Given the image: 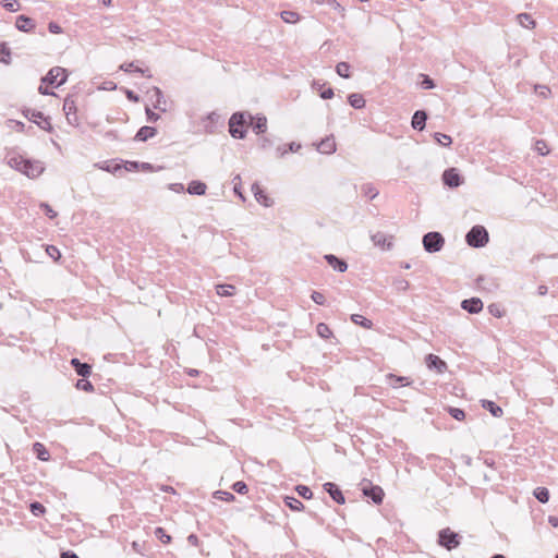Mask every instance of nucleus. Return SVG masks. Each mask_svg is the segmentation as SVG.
I'll return each mask as SVG.
<instances>
[{
    "mask_svg": "<svg viewBox=\"0 0 558 558\" xmlns=\"http://www.w3.org/2000/svg\"><path fill=\"white\" fill-rule=\"evenodd\" d=\"M300 148H301V144L295 143V142H291L288 145L278 146L277 149H276L277 157H283L289 151L296 153Z\"/></svg>",
    "mask_w": 558,
    "mask_h": 558,
    "instance_id": "nucleus-25",
    "label": "nucleus"
},
{
    "mask_svg": "<svg viewBox=\"0 0 558 558\" xmlns=\"http://www.w3.org/2000/svg\"><path fill=\"white\" fill-rule=\"evenodd\" d=\"M437 543L447 550H452L459 547L461 536L449 527H446L438 532Z\"/></svg>",
    "mask_w": 558,
    "mask_h": 558,
    "instance_id": "nucleus-4",
    "label": "nucleus"
},
{
    "mask_svg": "<svg viewBox=\"0 0 558 558\" xmlns=\"http://www.w3.org/2000/svg\"><path fill=\"white\" fill-rule=\"evenodd\" d=\"M518 22L520 25L526 28H534L535 27V21L533 17L527 13H520L517 15Z\"/></svg>",
    "mask_w": 558,
    "mask_h": 558,
    "instance_id": "nucleus-31",
    "label": "nucleus"
},
{
    "mask_svg": "<svg viewBox=\"0 0 558 558\" xmlns=\"http://www.w3.org/2000/svg\"><path fill=\"white\" fill-rule=\"evenodd\" d=\"M489 241V234L485 227L473 226L465 234V242L474 248L484 247Z\"/></svg>",
    "mask_w": 558,
    "mask_h": 558,
    "instance_id": "nucleus-1",
    "label": "nucleus"
},
{
    "mask_svg": "<svg viewBox=\"0 0 558 558\" xmlns=\"http://www.w3.org/2000/svg\"><path fill=\"white\" fill-rule=\"evenodd\" d=\"M60 558H80V557L74 551L66 550V551L61 553Z\"/></svg>",
    "mask_w": 558,
    "mask_h": 558,
    "instance_id": "nucleus-64",
    "label": "nucleus"
},
{
    "mask_svg": "<svg viewBox=\"0 0 558 558\" xmlns=\"http://www.w3.org/2000/svg\"><path fill=\"white\" fill-rule=\"evenodd\" d=\"M423 247L427 253H437L445 245V238L437 231H430L423 235Z\"/></svg>",
    "mask_w": 558,
    "mask_h": 558,
    "instance_id": "nucleus-3",
    "label": "nucleus"
},
{
    "mask_svg": "<svg viewBox=\"0 0 558 558\" xmlns=\"http://www.w3.org/2000/svg\"><path fill=\"white\" fill-rule=\"evenodd\" d=\"M45 170L44 163L39 160L26 159L23 174L29 179L38 178Z\"/></svg>",
    "mask_w": 558,
    "mask_h": 558,
    "instance_id": "nucleus-9",
    "label": "nucleus"
},
{
    "mask_svg": "<svg viewBox=\"0 0 558 558\" xmlns=\"http://www.w3.org/2000/svg\"><path fill=\"white\" fill-rule=\"evenodd\" d=\"M47 254L54 260L61 257L60 251L54 245H48L46 248Z\"/></svg>",
    "mask_w": 558,
    "mask_h": 558,
    "instance_id": "nucleus-57",
    "label": "nucleus"
},
{
    "mask_svg": "<svg viewBox=\"0 0 558 558\" xmlns=\"http://www.w3.org/2000/svg\"><path fill=\"white\" fill-rule=\"evenodd\" d=\"M120 70H122L124 72H131L132 70H134L135 72L141 73L143 76H147V77L151 76L150 74H148V70H143L137 66L135 68L133 62L122 63L120 65Z\"/></svg>",
    "mask_w": 558,
    "mask_h": 558,
    "instance_id": "nucleus-35",
    "label": "nucleus"
},
{
    "mask_svg": "<svg viewBox=\"0 0 558 558\" xmlns=\"http://www.w3.org/2000/svg\"><path fill=\"white\" fill-rule=\"evenodd\" d=\"M25 118L37 123L44 117V113L34 109H26L23 111Z\"/></svg>",
    "mask_w": 558,
    "mask_h": 558,
    "instance_id": "nucleus-43",
    "label": "nucleus"
},
{
    "mask_svg": "<svg viewBox=\"0 0 558 558\" xmlns=\"http://www.w3.org/2000/svg\"><path fill=\"white\" fill-rule=\"evenodd\" d=\"M214 497L222 501H233L235 498L233 494L226 490H216Z\"/></svg>",
    "mask_w": 558,
    "mask_h": 558,
    "instance_id": "nucleus-46",
    "label": "nucleus"
},
{
    "mask_svg": "<svg viewBox=\"0 0 558 558\" xmlns=\"http://www.w3.org/2000/svg\"><path fill=\"white\" fill-rule=\"evenodd\" d=\"M295 490L299 494V496L303 497L304 499H311L313 497L311 488L306 485H298L295 487Z\"/></svg>",
    "mask_w": 558,
    "mask_h": 558,
    "instance_id": "nucleus-47",
    "label": "nucleus"
},
{
    "mask_svg": "<svg viewBox=\"0 0 558 558\" xmlns=\"http://www.w3.org/2000/svg\"><path fill=\"white\" fill-rule=\"evenodd\" d=\"M40 207L44 209L45 214L49 217V218H54L57 217V213L50 207V205H48L47 203H41L40 204Z\"/></svg>",
    "mask_w": 558,
    "mask_h": 558,
    "instance_id": "nucleus-59",
    "label": "nucleus"
},
{
    "mask_svg": "<svg viewBox=\"0 0 558 558\" xmlns=\"http://www.w3.org/2000/svg\"><path fill=\"white\" fill-rule=\"evenodd\" d=\"M351 320L356 324V325H360L366 329H371L372 326H373V323L372 320L367 319L366 317L360 315V314H353L351 316Z\"/></svg>",
    "mask_w": 558,
    "mask_h": 558,
    "instance_id": "nucleus-34",
    "label": "nucleus"
},
{
    "mask_svg": "<svg viewBox=\"0 0 558 558\" xmlns=\"http://www.w3.org/2000/svg\"><path fill=\"white\" fill-rule=\"evenodd\" d=\"M95 166L98 167L99 169L110 172V173H117L118 171H120L122 169L121 165L114 163L112 166L108 161L96 163Z\"/></svg>",
    "mask_w": 558,
    "mask_h": 558,
    "instance_id": "nucleus-37",
    "label": "nucleus"
},
{
    "mask_svg": "<svg viewBox=\"0 0 558 558\" xmlns=\"http://www.w3.org/2000/svg\"><path fill=\"white\" fill-rule=\"evenodd\" d=\"M461 307L470 314H477L483 310V302L478 298L465 299L461 302Z\"/></svg>",
    "mask_w": 558,
    "mask_h": 558,
    "instance_id": "nucleus-12",
    "label": "nucleus"
},
{
    "mask_svg": "<svg viewBox=\"0 0 558 558\" xmlns=\"http://www.w3.org/2000/svg\"><path fill=\"white\" fill-rule=\"evenodd\" d=\"M371 240L375 246L383 251H390L393 247V235L378 231L371 235Z\"/></svg>",
    "mask_w": 558,
    "mask_h": 558,
    "instance_id": "nucleus-7",
    "label": "nucleus"
},
{
    "mask_svg": "<svg viewBox=\"0 0 558 558\" xmlns=\"http://www.w3.org/2000/svg\"><path fill=\"white\" fill-rule=\"evenodd\" d=\"M232 489L238 493V494H241V495H244L248 492V487L246 485L245 482L243 481H238L235 482L233 485H232Z\"/></svg>",
    "mask_w": 558,
    "mask_h": 558,
    "instance_id": "nucleus-53",
    "label": "nucleus"
},
{
    "mask_svg": "<svg viewBox=\"0 0 558 558\" xmlns=\"http://www.w3.org/2000/svg\"><path fill=\"white\" fill-rule=\"evenodd\" d=\"M362 492L364 496L372 499L374 504L380 505L384 499V490L380 486L372 485L369 482L366 485H363Z\"/></svg>",
    "mask_w": 558,
    "mask_h": 558,
    "instance_id": "nucleus-8",
    "label": "nucleus"
},
{
    "mask_svg": "<svg viewBox=\"0 0 558 558\" xmlns=\"http://www.w3.org/2000/svg\"><path fill=\"white\" fill-rule=\"evenodd\" d=\"M324 258L327 262V264L330 267H332L336 271L344 272L348 269L347 262L333 254H326Z\"/></svg>",
    "mask_w": 558,
    "mask_h": 558,
    "instance_id": "nucleus-13",
    "label": "nucleus"
},
{
    "mask_svg": "<svg viewBox=\"0 0 558 558\" xmlns=\"http://www.w3.org/2000/svg\"><path fill=\"white\" fill-rule=\"evenodd\" d=\"M442 182L450 189H456L463 183V178L459 173L458 169L449 168L442 173Z\"/></svg>",
    "mask_w": 558,
    "mask_h": 558,
    "instance_id": "nucleus-6",
    "label": "nucleus"
},
{
    "mask_svg": "<svg viewBox=\"0 0 558 558\" xmlns=\"http://www.w3.org/2000/svg\"><path fill=\"white\" fill-rule=\"evenodd\" d=\"M318 151L323 154H332L336 151V143L332 137L322 140L317 145Z\"/></svg>",
    "mask_w": 558,
    "mask_h": 558,
    "instance_id": "nucleus-20",
    "label": "nucleus"
},
{
    "mask_svg": "<svg viewBox=\"0 0 558 558\" xmlns=\"http://www.w3.org/2000/svg\"><path fill=\"white\" fill-rule=\"evenodd\" d=\"M427 113L425 110H416L412 116L411 125L414 130L422 131L426 125Z\"/></svg>",
    "mask_w": 558,
    "mask_h": 558,
    "instance_id": "nucleus-16",
    "label": "nucleus"
},
{
    "mask_svg": "<svg viewBox=\"0 0 558 558\" xmlns=\"http://www.w3.org/2000/svg\"><path fill=\"white\" fill-rule=\"evenodd\" d=\"M280 15L286 23L290 24H294L300 20V15L294 11H282Z\"/></svg>",
    "mask_w": 558,
    "mask_h": 558,
    "instance_id": "nucleus-39",
    "label": "nucleus"
},
{
    "mask_svg": "<svg viewBox=\"0 0 558 558\" xmlns=\"http://www.w3.org/2000/svg\"><path fill=\"white\" fill-rule=\"evenodd\" d=\"M267 129V119L264 116H258L254 119L253 130L256 134L265 133Z\"/></svg>",
    "mask_w": 558,
    "mask_h": 558,
    "instance_id": "nucleus-29",
    "label": "nucleus"
},
{
    "mask_svg": "<svg viewBox=\"0 0 558 558\" xmlns=\"http://www.w3.org/2000/svg\"><path fill=\"white\" fill-rule=\"evenodd\" d=\"M216 289L217 294L220 296H231L234 291V287L231 284H218Z\"/></svg>",
    "mask_w": 558,
    "mask_h": 558,
    "instance_id": "nucleus-40",
    "label": "nucleus"
},
{
    "mask_svg": "<svg viewBox=\"0 0 558 558\" xmlns=\"http://www.w3.org/2000/svg\"><path fill=\"white\" fill-rule=\"evenodd\" d=\"M533 495L542 504H546L549 500V490L546 487H536Z\"/></svg>",
    "mask_w": 558,
    "mask_h": 558,
    "instance_id": "nucleus-32",
    "label": "nucleus"
},
{
    "mask_svg": "<svg viewBox=\"0 0 558 558\" xmlns=\"http://www.w3.org/2000/svg\"><path fill=\"white\" fill-rule=\"evenodd\" d=\"M426 366L429 369H435L438 374L444 373L447 369V364L439 356L435 354H427L425 357Z\"/></svg>",
    "mask_w": 558,
    "mask_h": 558,
    "instance_id": "nucleus-10",
    "label": "nucleus"
},
{
    "mask_svg": "<svg viewBox=\"0 0 558 558\" xmlns=\"http://www.w3.org/2000/svg\"><path fill=\"white\" fill-rule=\"evenodd\" d=\"M322 3L327 4L329 8L333 10H343L341 5L337 2V0H323Z\"/></svg>",
    "mask_w": 558,
    "mask_h": 558,
    "instance_id": "nucleus-63",
    "label": "nucleus"
},
{
    "mask_svg": "<svg viewBox=\"0 0 558 558\" xmlns=\"http://www.w3.org/2000/svg\"><path fill=\"white\" fill-rule=\"evenodd\" d=\"M15 26L21 32H31L35 28V21L26 15H19L15 21Z\"/></svg>",
    "mask_w": 558,
    "mask_h": 558,
    "instance_id": "nucleus-17",
    "label": "nucleus"
},
{
    "mask_svg": "<svg viewBox=\"0 0 558 558\" xmlns=\"http://www.w3.org/2000/svg\"><path fill=\"white\" fill-rule=\"evenodd\" d=\"M48 31L51 34H60V33H62L61 26L58 23H56V22H50L48 24Z\"/></svg>",
    "mask_w": 558,
    "mask_h": 558,
    "instance_id": "nucleus-60",
    "label": "nucleus"
},
{
    "mask_svg": "<svg viewBox=\"0 0 558 558\" xmlns=\"http://www.w3.org/2000/svg\"><path fill=\"white\" fill-rule=\"evenodd\" d=\"M125 96L130 101L138 102L140 96L131 89H125Z\"/></svg>",
    "mask_w": 558,
    "mask_h": 558,
    "instance_id": "nucleus-62",
    "label": "nucleus"
},
{
    "mask_svg": "<svg viewBox=\"0 0 558 558\" xmlns=\"http://www.w3.org/2000/svg\"><path fill=\"white\" fill-rule=\"evenodd\" d=\"M157 134V130L153 126H142L135 134V140L140 142H146Z\"/></svg>",
    "mask_w": 558,
    "mask_h": 558,
    "instance_id": "nucleus-19",
    "label": "nucleus"
},
{
    "mask_svg": "<svg viewBox=\"0 0 558 558\" xmlns=\"http://www.w3.org/2000/svg\"><path fill=\"white\" fill-rule=\"evenodd\" d=\"M75 386H76L77 389H81V390H84V391H87V392L94 391L93 384L89 380H87L86 378H84V377L82 379H78L76 381Z\"/></svg>",
    "mask_w": 558,
    "mask_h": 558,
    "instance_id": "nucleus-45",
    "label": "nucleus"
},
{
    "mask_svg": "<svg viewBox=\"0 0 558 558\" xmlns=\"http://www.w3.org/2000/svg\"><path fill=\"white\" fill-rule=\"evenodd\" d=\"M350 64L348 62L341 61L336 65V72L339 76L343 78H349L350 74Z\"/></svg>",
    "mask_w": 558,
    "mask_h": 558,
    "instance_id": "nucleus-33",
    "label": "nucleus"
},
{
    "mask_svg": "<svg viewBox=\"0 0 558 558\" xmlns=\"http://www.w3.org/2000/svg\"><path fill=\"white\" fill-rule=\"evenodd\" d=\"M389 379L393 388H397L399 386H409L412 383L409 377L397 376L393 374H389Z\"/></svg>",
    "mask_w": 558,
    "mask_h": 558,
    "instance_id": "nucleus-30",
    "label": "nucleus"
},
{
    "mask_svg": "<svg viewBox=\"0 0 558 558\" xmlns=\"http://www.w3.org/2000/svg\"><path fill=\"white\" fill-rule=\"evenodd\" d=\"M146 117L148 122H157L160 119V116L154 112L150 108L146 107Z\"/></svg>",
    "mask_w": 558,
    "mask_h": 558,
    "instance_id": "nucleus-58",
    "label": "nucleus"
},
{
    "mask_svg": "<svg viewBox=\"0 0 558 558\" xmlns=\"http://www.w3.org/2000/svg\"><path fill=\"white\" fill-rule=\"evenodd\" d=\"M283 501L292 511H301L304 509L303 502L293 496H286Z\"/></svg>",
    "mask_w": 558,
    "mask_h": 558,
    "instance_id": "nucleus-28",
    "label": "nucleus"
},
{
    "mask_svg": "<svg viewBox=\"0 0 558 558\" xmlns=\"http://www.w3.org/2000/svg\"><path fill=\"white\" fill-rule=\"evenodd\" d=\"M151 92H153L151 99L154 101V107L161 111H166V108L161 107V105H166V99H165L162 90L159 87H154L151 89Z\"/></svg>",
    "mask_w": 558,
    "mask_h": 558,
    "instance_id": "nucleus-21",
    "label": "nucleus"
},
{
    "mask_svg": "<svg viewBox=\"0 0 558 558\" xmlns=\"http://www.w3.org/2000/svg\"><path fill=\"white\" fill-rule=\"evenodd\" d=\"M482 407L487 410L494 417H500L504 413L502 409L490 400H482Z\"/></svg>",
    "mask_w": 558,
    "mask_h": 558,
    "instance_id": "nucleus-23",
    "label": "nucleus"
},
{
    "mask_svg": "<svg viewBox=\"0 0 558 558\" xmlns=\"http://www.w3.org/2000/svg\"><path fill=\"white\" fill-rule=\"evenodd\" d=\"M155 536L163 544H169L171 542V536L168 535L160 526L155 529Z\"/></svg>",
    "mask_w": 558,
    "mask_h": 558,
    "instance_id": "nucleus-44",
    "label": "nucleus"
},
{
    "mask_svg": "<svg viewBox=\"0 0 558 558\" xmlns=\"http://www.w3.org/2000/svg\"><path fill=\"white\" fill-rule=\"evenodd\" d=\"M246 119L244 112H235L229 119V133L233 138H244Z\"/></svg>",
    "mask_w": 558,
    "mask_h": 558,
    "instance_id": "nucleus-2",
    "label": "nucleus"
},
{
    "mask_svg": "<svg viewBox=\"0 0 558 558\" xmlns=\"http://www.w3.org/2000/svg\"><path fill=\"white\" fill-rule=\"evenodd\" d=\"M311 299L318 305H324L326 302L325 295L318 291H313Z\"/></svg>",
    "mask_w": 558,
    "mask_h": 558,
    "instance_id": "nucleus-56",
    "label": "nucleus"
},
{
    "mask_svg": "<svg viewBox=\"0 0 558 558\" xmlns=\"http://www.w3.org/2000/svg\"><path fill=\"white\" fill-rule=\"evenodd\" d=\"M448 413L457 421H462L465 417V412L460 408L449 407Z\"/></svg>",
    "mask_w": 558,
    "mask_h": 558,
    "instance_id": "nucleus-48",
    "label": "nucleus"
},
{
    "mask_svg": "<svg viewBox=\"0 0 558 558\" xmlns=\"http://www.w3.org/2000/svg\"><path fill=\"white\" fill-rule=\"evenodd\" d=\"M206 190H207V185L204 182L198 181V180L191 181L186 189L189 194L198 195V196L205 195Z\"/></svg>",
    "mask_w": 558,
    "mask_h": 558,
    "instance_id": "nucleus-18",
    "label": "nucleus"
},
{
    "mask_svg": "<svg viewBox=\"0 0 558 558\" xmlns=\"http://www.w3.org/2000/svg\"><path fill=\"white\" fill-rule=\"evenodd\" d=\"M25 161H26V159H24L21 156H10L8 158V165L12 169H14L16 171H20L21 173H23V170H24V167H25Z\"/></svg>",
    "mask_w": 558,
    "mask_h": 558,
    "instance_id": "nucleus-26",
    "label": "nucleus"
},
{
    "mask_svg": "<svg viewBox=\"0 0 558 558\" xmlns=\"http://www.w3.org/2000/svg\"><path fill=\"white\" fill-rule=\"evenodd\" d=\"M2 5L9 12H16L20 10V3L17 0H3Z\"/></svg>",
    "mask_w": 558,
    "mask_h": 558,
    "instance_id": "nucleus-52",
    "label": "nucleus"
},
{
    "mask_svg": "<svg viewBox=\"0 0 558 558\" xmlns=\"http://www.w3.org/2000/svg\"><path fill=\"white\" fill-rule=\"evenodd\" d=\"M362 193L364 196L368 197L369 199H374L378 195V190L372 184L366 183L362 185Z\"/></svg>",
    "mask_w": 558,
    "mask_h": 558,
    "instance_id": "nucleus-36",
    "label": "nucleus"
},
{
    "mask_svg": "<svg viewBox=\"0 0 558 558\" xmlns=\"http://www.w3.org/2000/svg\"><path fill=\"white\" fill-rule=\"evenodd\" d=\"M316 330L318 336L324 339H328L332 335V331L330 330L329 326L325 323H319L316 326Z\"/></svg>",
    "mask_w": 558,
    "mask_h": 558,
    "instance_id": "nucleus-41",
    "label": "nucleus"
},
{
    "mask_svg": "<svg viewBox=\"0 0 558 558\" xmlns=\"http://www.w3.org/2000/svg\"><path fill=\"white\" fill-rule=\"evenodd\" d=\"M252 192L254 194L255 199L264 205L265 207H270L272 205V199L267 196V194L264 192V190L259 186L258 183H254L252 185Z\"/></svg>",
    "mask_w": 558,
    "mask_h": 558,
    "instance_id": "nucleus-15",
    "label": "nucleus"
},
{
    "mask_svg": "<svg viewBox=\"0 0 558 558\" xmlns=\"http://www.w3.org/2000/svg\"><path fill=\"white\" fill-rule=\"evenodd\" d=\"M68 73L66 70L61 66H53L49 72L41 78L45 84L53 85L59 87L66 82Z\"/></svg>",
    "mask_w": 558,
    "mask_h": 558,
    "instance_id": "nucleus-5",
    "label": "nucleus"
},
{
    "mask_svg": "<svg viewBox=\"0 0 558 558\" xmlns=\"http://www.w3.org/2000/svg\"><path fill=\"white\" fill-rule=\"evenodd\" d=\"M392 284L396 290L403 292L407 291L410 287L409 282L403 278H396Z\"/></svg>",
    "mask_w": 558,
    "mask_h": 558,
    "instance_id": "nucleus-51",
    "label": "nucleus"
},
{
    "mask_svg": "<svg viewBox=\"0 0 558 558\" xmlns=\"http://www.w3.org/2000/svg\"><path fill=\"white\" fill-rule=\"evenodd\" d=\"M63 110L65 111L66 119L70 123H72V116L73 119L76 120V106L73 99L69 97L64 99Z\"/></svg>",
    "mask_w": 558,
    "mask_h": 558,
    "instance_id": "nucleus-22",
    "label": "nucleus"
},
{
    "mask_svg": "<svg viewBox=\"0 0 558 558\" xmlns=\"http://www.w3.org/2000/svg\"><path fill=\"white\" fill-rule=\"evenodd\" d=\"M10 59H11L10 49L4 44L0 45V62L8 64V63H10Z\"/></svg>",
    "mask_w": 558,
    "mask_h": 558,
    "instance_id": "nucleus-49",
    "label": "nucleus"
},
{
    "mask_svg": "<svg viewBox=\"0 0 558 558\" xmlns=\"http://www.w3.org/2000/svg\"><path fill=\"white\" fill-rule=\"evenodd\" d=\"M319 96L323 99H330L333 97V89L331 87H327L320 92Z\"/></svg>",
    "mask_w": 558,
    "mask_h": 558,
    "instance_id": "nucleus-61",
    "label": "nucleus"
},
{
    "mask_svg": "<svg viewBox=\"0 0 558 558\" xmlns=\"http://www.w3.org/2000/svg\"><path fill=\"white\" fill-rule=\"evenodd\" d=\"M70 364L81 377L87 378L92 374V366L88 363L81 362L77 357H73Z\"/></svg>",
    "mask_w": 558,
    "mask_h": 558,
    "instance_id": "nucleus-14",
    "label": "nucleus"
},
{
    "mask_svg": "<svg viewBox=\"0 0 558 558\" xmlns=\"http://www.w3.org/2000/svg\"><path fill=\"white\" fill-rule=\"evenodd\" d=\"M535 150H536L539 155H542V156H545V155H547V154L549 153V149H548V147H547V144H546V142H545V141H543V140H538V141H536V143H535Z\"/></svg>",
    "mask_w": 558,
    "mask_h": 558,
    "instance_id": "nucleus-54",
    "label": "nucleus"
},
{
    "mask_svg": "<svg viewBox=\"0 0 558 558\" xmlns=\"http://www.w3.org/2000/svg\"><path fill=\"white\" fill-rule=\"evenodd\" d=\"M324 489L328 495L332 498L335 502L338 505H343L345 502L344 496L340 490L339 486L335 483L327 482L324 484Z\"/></svg>",
    "mask_w": 558,
    "mask_h": 558,
    "instance_id": "nucleus-11",
    "label": "nucleus"
},
{
    "mask_svg": "<svg viewBox=\"0 0 558 558\" xmlns=\"http://www.w3.org/2000/svg\"><path fill=\"white\" fill-rule=\"evenodd\" d=\"M349 104L355 109L365 107V99L362 94L353 93L348 96Z\"/></svg>",
    "mask_w": 558,
    "mask_h": 558,
    "instance_id": "nucleus-27",
    "label": "nucleus"
},
{
    "mask_svg": "<svg viewBox=\"0 0 558 558\" xmlns=\"http://www.w3.org/2000/svg\"><path fill=\"white\" fill-rule=\"evenodd\" d=\"M29 510H31L32 514L35 517H41L46 512L45 506L43 504H40L39 501H33L29 505Z\"/></svg>",
    "mask_w": 558,
    "mask_h": 558,
    "instance_id": "nucleus-38",
    "label": "nucleus"
},
{
    "mask_svg": "<svg viewBox=\"0 0 558 558\" xmlns=\"http://www.w3.org/2000/svg\"><path fill=\"white\" fill-rule=\"evenodd\" d=\"M434 138H435V141H436L439 145H441V146H446V147H447V146H450V145H451V143H452V140H451V137H450L449 135L444 134V133H439V132H436V133L434 134Z\"/></svg>",
    "mask_w": 558,
    "mask_h": 558,
    "instance_id": "nucleus-42",
    "label": "nucleus"
},
{
    "mask_svg": "<svg viewBox=\"0 0 558 558\" xmlns=\"http://www.w3.org/2000/svg\"><path fill=\"white\" fill-rule=\"evenodd\" d=\"M33 452L40 461H48L50 459L49 451L41 442H35L33 445Z\"/></svg>",
    "mask_w": 558,
    "mask_h": 558,
    "instance_id": "nucleus-24",
    "label": "nucleus"
},
{
    "mask_svg": "<svg viewBox=\"0 0 558 558\" xmlns=\"http://www.w3.org/2000/svg\"><path fill=\"white\" fill-rule=\"evenodd\" d=\"M420 76L422 78V81H421V87L422 88H424V89H433L436 86L434 80L430 78L428 75L421 74Z\"/></svg>",
    "mask_w": 558,
    "mask_h": 558,
    "instance_id": "nucleus-50",
    "label": "nucleus"
},
{
    "mask_svg": "<svg viewBox=\"0 0 558 558\" xmlns=\"http://www.w3.org/2000/svg\"><path fill=\"white\" fill-rule=\"evenodd\" d=\"M40 129L52 132V125L50 123V119L48 117H43L38 122L36 123Z\"/></svg>",
    "mask_w": 558,
    "mask_h": 558,
    "instance_id": "nucleus-55",
    "label": "nucleus"
}]
</instances>
